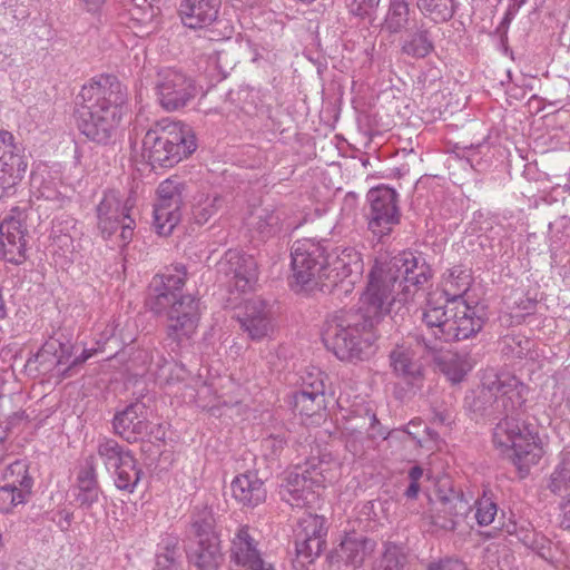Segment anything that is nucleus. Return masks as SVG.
Returning a JSON list of instances; mask_svg holds the SVG:
<instances>
[{"mask_svg":"<svg viewBox=\"0 0 570 570\" xmlns=\"http://www.w3.org/2000/svg\"><path fill=\"white\" fill-rule=\"evenodd\" d=\"M225 204L224 197L218 194L202 197L193 207L194 222L199 226L205 225L225 207Z\"/></svg>","mask_w":570,"mask_h":570,"instance_id":"obj_41","label":"nucleus"},{"mask_svg":"<svg viewBox=\"0 0 570 570\" xmlns=\"http://www.w3.org/2000/svg\"><path fill=\"white\" fill-rule=\"evenodd\" d=\"M97 350H88L83 348L81 354L73 357L72 360H69L68 366L63 367V371H59V374L62 375V377H70L73 375V368L77 366L83 364L87 360H89Z\"/></svg>","mask_w":570,"mask_h":570,"instance_id":"obj_54","label":"nucleus"},{"mask_svg":"<svg viewBox=\"0 0 570 570\" xmlns=\"http://www.w3.org/2000/svg\"><path fill=\"white\" fill-rule=\"evenodd\" d=\"M380 0H345L350 13L364 18L370 16L379 6Z\"/></svg>","mask_w":570,"mask_h":570,"instance_id":"obj_52","label":"nucleus"},{"mask_svg":"<svg viewBox=\"0 0 570 570\" xmlns=\"http://www.w3.org/2000/svg\"><path fill=\"white\" fill-rule=\"evenodd\" d=\"M560 504L562 512L561 527L566 530H570V497Z\"/></svg>","mask_w":570,"mask_h":570,"instance_id":"obj_59","label":"nucleus"},{"mask_svg":"<svg viewBox=\"0 0 570 570\" xmlns=\"http://www.w3.org/2000/svg\"><path fill=\"white\" fill-rule=\"evenodd\" d=\"M155 90L159 105L167 111H176L186 107L198 95L195 79L174 68L158 71Z\"/></svg>","mask_w":570,"mask_h":570,"instance_id":"obj_11","label":"nucleus"},{"mask_svg":"<svg viewBox=\"0 0 570 570\" xmlns=\"http://www.w3.org/2000/svg\"><path fill=\"white\" fill-rule=\"evenodd\" d=\"M132 207L134 200L130 197L124 200L119 191L108 190L104 194L96 213L97 227L105 239L111 237L118 229H120L119 246H126L132 239L136 225L130 215Z\"/></svg>","mask_w":570,"mask_h":570,"instance_id":"obj_8","label":"nucleus"},{"mask_svg":"<svg viewBox=\"0 0 570 570\" xmlns=\"http://www.w3.org/2000/svg\"><path fill=\"white\" fill-rule=\"evenodd\" d=\"M429 570H466V566L458 559H444L433 564Z\"/></svg>","mask_w":570,"mask_h":570,"instance_id":"obj_57","label":"nucleus"},{"mask_svg":"<svg viewBox=\"0 0 570 570\" xmlns=\"http://www.w3.org/2000/svg\"><path fill=\"white\" fill-rule=\"evenodd\" d=\"M419 492H420V484H419V482L410 481L409 487L404 491V495L407 499L413 500V499H416Z\"/></svg>","mask_w":570,"mask_h":570,"instance_id":"obj_61","label":"nucleus"},{"mask_svg":"<svg viewBox=\"0 0 570 570\" xmlns=\"http://www.w3.org/2000/svg\"><path fill=\"white\" fill-rule=\"evenodd\" d=\"M347 423L348 425L344 429L346 445L354 453H357L365 448H371L375 440H385L387 436L386 431L380 424L375 414L368 415L370 426L366 429V435L363 431L364 426L354 424V420H350Z\"/></svg>","mask_w":570,"mask_h":570,"instance_id":"obj_28","label":"nucleus"},{"mask_svg":"<svg viewBox=\"0 0 570 570\" xmlns=\"http://www.w3.org/2000/svg\"><path fill=\"white\" fill-rule=\"evenodd\" d=\"M175 274L155 275L147 288L145 306L156 315L167 313L168 336L180 342L189 338L199 321L198 302L193 295H181L186 283L185 266H176Z\"/></svg>","mask_w":570,"mask_h":570,"instance_id":"obj_4","label":"nucleus"},{"mask_svg":"<svg viewBox=\"0 0 570 570\" xmlns=\"http://www.w3.org/2000/svg\"><path fill=\"white\" fill-rule=\"evenodd\" d=\"M27 214L24 209L13 207L10 215L0 224V246L3 258L19 265L26 261Z\"/></svg>","mask_w":570,"mask_h":570,"instance_id":"obj_18","label":"nucleus"},{"mask_svg":"<svg viewBox=\"0 0 570 570\" xmlns=\"http://www.w3.org/2000/svg\"><path fill=\"white\" fill-rule=\"evenodd\" d=\"M475 519L479 525H489L497 514V504L490 498H482L475 503Z\"/></svg>","mask_w":570,"mask_h":570,"instance_id":"obj_50","label":"nucleus"},{"mask_svg":"<svg viewBox=\"0 0 570 570\" xmlns=\"http://www.w3.org/2000/svg\"><path fill=\"white\" fill-rule=\"evenodd\" d=\"M316 372H309L306 377H303V384L299 392H313L314 386L316 384H321V395L325 397V385L322 379V372L320 370H315Z\"/></svg>","mask_w":570,"mask_h":570,"instance_id":"obj_55","label":"nucleus"},{"mask_svg":"<svg viewBox=\"0 0 570 570\" xmlns=\"http://www.w3.org/2000/svg\"><path fill=\"white\" fill-rule=\"evenodd\" d=\"M415 340L417 344H423L428 351L432 352L435 350V346L432 344V342L426 340L424 335H416Z\"/></svg>","mask_w":570,"mask_h":570,"instance_id":"obj_64","label":"nucleus"},{"mask_svg":"<svg viewBox=\"0 0 570 570\" xmlns=\"http://www.w3.org/2000/svg\"><path fill=\"white\" fill-rule=\"evenodd\" d=\"M237 320L243 332L252 341H262L269 337L274 331L271 309L267 303L261 298L247 301Z\"/></svg>","mask_w":570,"mask_h":570,"instance_id":"obj_23","label":"nucleus"},{"mask_svg":"<svg viewBox=\"0 0 570 570\" xmlns=\"http://www.w3.org/2000/svg\"><path fill=\"white\" fill-rule=\"evenodd\" d=\"M376 548V542L363 534L348 533L336 549V558L354 569L360 568Z\"/></svg>","mask_w":570,"mask_h":570,"instance_id":"obj_27","label":"nucleus"},{"mask_svg":"<svg viewBox=\"0 0 570 570\" xmlns=\"http://www.w3.org/2000/svg\"><path fill=\"white\" fill-rule=\"evenodd\" d=\"M517 307L524 312V314H531L535 309L537 301L530 297L521 298L520 302H515Z\"/></svg>","mask_w":570,"mask_h":570,"instance_id":"obj_60","label":"nucleus"},{"mask_svg":"<svg viewBox=\"0 0 570 570\" xmlns=\"http://www.w3.org/2000/svg\"><path fill=\"white\" fill-rule=\"evenodd\" d=\"M219 8L220 0H181L178 14L185 27L202 29L216 21Z\"/></svg>","mask_w":570,"mask_h":570,"instance_id":"obj_25","label":"nucleus"},{"mask_svg":"<svg viewBox=\"0 0 570 570\" xmlns=\"http://www.w3.org/2000/svg\"><path fill=\"white\" fill-rule=\"evenodd\" d=\"M4 480L7 484L18 488V490H26L31 495L33 479L28 472V465L24 461L17 460L11 463L4 472Z\"/></svg>","mask_w":570,"mask_h":570,"instance_id":"obj_43","label":"nucleus"},{"mask_svg":"<svg viewBox=\"0 0 570 570\" xmlns=\"http://www.w3.org/2000/svg\"><path fill=\"white\" fill-rule=\"evenodd\" d=\"M409 0H390L382 29L389 33H400L407 29L410 23Z\"/></svg>","mask_w":570,"mask_h":570,"instance_id":"obj_35","label":"nucleus"},{"mask_svg":"<svg viewBox=\"0 0 570 570\" xmlns=\"http://www.w3.org/2000/svg\"><path fill=\"white\" fill-rule=\"evenodd\" d=\"M431 266L422 254L402 252L396 256L381 255L375 259L368 275L366 291L370 296L382 301L390 312V306L399 296L406 301L407 295L422 289L432 278Z\"/></svg>","mask_w":570,"mask_h":570,"instance_id":"obj_3","label":"nucleus"},{"mask_svg":"<svg viewBox=\"0 0 570 570\" xmlns=\"http://www.w3.org/2000/svg\"><path fill=\"white\" fill-rule=\"evenodd\" d=\"M249 226L262 239L275 236L282 229V216L278 210L261 208L252 215Z\"/></svg>","mask_w":570,"mask_h":570,"instance_id":"obj_36","label":"nucleus"},{"mask_svg":"<svg viewBox=\"0 0 570 570\" xmlns=\"http://www.w3.org/2000/svg\"><path fill=\"white\" fill-rule=\"evenodd\" d=\"M389 313L382 301L365 291L360 297L357 308L335 312L327 321L323 335L328 350L342 361H361L371 348L375 336L374 325L381 316Z\"/></svg>","mask_w":570,"mask_h":570,"instance_id":"obj_2","label":"nucleus"},{"mask_svg":"<svg viewBox=\"0 0 570 570\" xmlns=\"http://www.w3.org/2000/svg\"><path fill=\"white\" fill-rule=\"evenodd\" d=\"M370 230L382 238L389 235L400 222L397 194L393 188L379 186L367 193Z\"/></svg>","mask_w":570,"mask_h":570,"instance_id":"obj_15","label":"nucleus"},{"mask_svg":"<svg viewBox=\"0 0 570 570\" xmlns=\"http://www.w3.org/2000/svg\"><path fill=\"white\" fill-rule=\"evenodd\" d=\"M325 523L326 520L323 515L311 512H304L298 519L295 529V547L298 558L312 562L321 554L327 532Z\"/></svg>","mask_w":570,"mask_h":570,"instance_id":"obj_19","label":"nucleus"},{"mask_svg":"<svg viewBox=\"0 0 570 570\" xmlns=\"http://www.w3.org/2000/svg\"><path fill=\"white\" fill-rule=\"evenodd\" d=\"M81 104L77 109V127L90 141L107 146L115 141L121 120V109L127 101V90L111 75H101L98 79L81 88Z\"/></svg>","mask_w":570,"mask_h":570,"instance_id":"obj_1","label":"nucleus"},{"mask_svg":"<svg viewBox=\"0 0 570 570\" xmlns=\"http://www.w3.org/2000/svg\"><path fill=\"white\" fill-rule=\"evenodd\" d=\"M528 386L514 375L502 373L481 390L482 397L494 396L493 412L520 416L527 402Z\"/></svg>","mask_w":570,"mask_h":570,"instance_id":"obj_13","label":"nucleus"},{"mask_svg":"<svg viewBox=\"0 0 570 570\" xmlns=\"http://www.w3.org/2000/svg\"><path fill=\"white\" fill-rule=\"evenodd\" d=\"M325 476L316 464L306 463L291 471L279 487L281 499L293 508L309 509L318 502Z\"/></svg>","mask_w":570,"mask_h":570,"instance_id":"obj_9","label":"nucleus"},{"mask_svg":"<svg viewBox=\"0 0 570 570\" xmlns=\"http://www.w3.org/2000/svg\"><path fill=\"white\" fill-rule=\"evenodd\" d=\"M529 548L535 551L537 554L544 560H551L553 557L551 551V541L543 535L539 534L535 538V543L533 546H530Z\"/></svg>","mask_w":570,"mask_h":570,"instance_id":"obj_56","label":"nucleus"},{"mask_svg":"<svg viewBox=\"0 0 570 570\" xmlns=\"http://www.w3.org/2000/svg\"><path fill=\"white\" fill-rule=\"evenodd\" d=\"M513 17H514L513 10L508 9V11L505 12V14L501 21L499 29H507L508 26L510 24V22L512 21Z\"/></svg>","mask_w":570,"mask_h":570,"instance_id":"obj_63","label":"nucleus"},{"mask_svg":"<svg viewBox=\"0 0 570 570\" xmlns=\"http://www.w3.org/2000/svg\"><path fill=\"white\" fill-rule=\"evenodd\" d=\"M72 354L73 345L70 342H62L60 338L50 337L37 354L28 360L27 368L36 371L40 375L52 374L62 377L59 371H63L62 365L68 366Z\"/></svg>","mask_w":570,"mask_h":570,"instance_id":"obj_21","label":"nucleus"},{"mask_svg":"<svg viewBox=\"0 0 570 570\" xmlns=\"http://www.w3.org/2000/svg\"><path fill=\"white\" fill-rule=\"evenodd\" d=\"M548 488L554 494L570 497V450L562 452L560 463L550 475Z\"/></svg>","mask_w":570,"mask_h":570,"instance_id":"obj_40","label":"nucleus"},{"mask_svg":"<svg viewBox=\"0 0 570 570\" xmlns=\"http://www.w3.org/2000/svg\"><path fill=\"white\" fill-rule=\"evenodd\" d=\"M184 188V184L174 178L159 184L158 199L154 206V226L159 235H170L180 222Z\"/></svg>","mask_w":570,"mask_h":570,"instance_id":"obj_16","label":"nucleus"},{"mask_svg":"<svg viewBox=\"0 0 570 570\" xmlns=\"http://www.w3.org/2000/svg\"><path fill=\"white\" fill-rule=\"evenodd\" d=\"M440 371L452 383H460L471 371L472 366L465 355L446 352L436 357Z\"/></svg>","mask_w":570,"mask_h":570,"instance_id":"obj_37","label":"nucleus"},{"mask_svg":"<svg viewBox=\"0 0 570 570\" xmlns=\"http://www.w3.org/2000/svg\"><path fill=\"white\" fill-rule=\"evenodd\" d=\"M217 272L230 287L242 293L252 291L258 279L255 258L237 249H228L224 254L217 264Z\"/></svg>","mask_w":570,"mask_h":570,"instance_id":"obj_17","label":"nucleus"},{"mask_svg":"<svg viewBox=\"0 0 570 570\" xmlns=\"http://www.w3.org/2000/svg\"><path fill=\"white\" fill-rule=\"evenodd\" d=\"M285 440L279 435H271L263 440L262 446L264 448L266 455L276 458L281 454L285 446Z\"/></svg>","mask_w":570,"mask_h":570,"instance_id":"obj_53","label":"nucleus"},{"mask_svg":"<svg viewBox=\"0 0 570 570\" xmlns=\"http://www.w3.org/2000/svg\"><path fill=\"white\" fill-rule=\"evenodd\" d=\"M179 558L180 554L178 552L177 541L175 539L168 540L163 551L157 553V570H177L179 567Z\"/></svg>","mask_w":570,"mask_h":570,"instance_id":"obj_49","label":"nucleus"},{"mask_svg":"<svg viewBox=\"0 0 570 570\" xmlns=\"http://www.w3.org/2000/svg\"><path fill=\"white\" fill-rule=\"evenodd\" d=\"M292 277L302 289L325 292L326 245L309 238L294 242L292 246Z\"/></svg>","mask_w":570,"mask_h":570,"instance_id":"obj_7","label":"nucleus"},{"mask_svg":"<svg viewBox=\"0 0 570 570\" xmlns=\"http://www.w3.org/2000/svg\"><path fill=\"white\" fill-rule=\"evenodd\" d=\"M449 308H451L450 304L445 307L429 306L422 313L423 323L438 340H443V324L449 321Z\"/></svg>","mask_w":570,"mask_h":570,"instance_id":"obj_45","label":"nucleus"},{"mask_svg":"<svg viewBox=\"0 0 570 570\" xmlns=\"http://www.w3.org/2000/svg\"><path fill=\"white\" fill-rule=\"evenodd\" d=\"M423 476V469L419 465H414L409 471V480L419 482L420 479Z\"/></svg>","mask_w":570,"mask_h":570,"instance_id":"obj_62","label":"nucleus"},{"mask_svg":"<svg viewBox=\"0 0 570 570\" xmlns=\"http://www.w3.org/2000/svg\"><path fill=\"white\" fill-rule=\"evenodd\" d=\"M233 498L243 507L255 508L266 500V488L257 473L246 472L235 476L232 484Z\"/></svg>","mask_w":570,"mask_h":570,"instance_id":"obj_26","label":"nucleus"},{"mask_svg":"<svg viewBox=\"0 0 570 570\" xmlns=\"http://www.w3.org/2000/svg\"><path fill=\"white\" fill-rule=\"evenodd\" d=\"M434 50L433 39L430 31L423 26L407 32L401 41V51L403 55L415 59H422Z\"/></svg>","mask_w":570,"mask_h":570,"instance_id":"obj_34","label":"nucleus"},{"mask_svg":"<svg viewBox=\"0 0 570 570\" xmlns=\"http://www.w3.org/2000/svg\"><path fill=\"white\" fill-rule=\"evenodd\" d=\"M409 557L404 548L387 542L384 544V551L381 557L374 561L372 570H404Z\"/></svg>","mask_w":570,"mask_h":570,"instance_id":"obj_38","label":"nucleus"},{"mask_svg":"<svg viewBox=\"0 0 570 570\" xmlns=\"http://www.w3.org/2000/svg\"><path fill=\"white\" fill-rule=\"evenodd\" d=\"M325 292H332L340 284H345L347 292L363 273L361 254L352 247H335L326 250Z\"/></svg>","mask_w":570,"mask_h":570,"instance_id":"obj_14","label":"nucleus"},{"mask_svg":"<svg viewBox=\"0 0 570 570\" xmlns=\"http://www.w3.org/2000/svg\"><path fill=\"white\" fill-rule=\"evenodd\" d=\"M77 489L76 501L81 508L89 509L98 502L101 491L92 459H88L86 464L79 470Z\"/></svg>","mask_w":570,"mask_h":570,"instance_id":"obj_32","label":"nucleus"},{"mask_svg":"<svg viewBox=\"0 0 570 570\" xmlns=\"http://www.w3.org/2000/svg\"><path fill=\"white\" fill-rule=\"evenodd\" d=\"M471 271L464 266H454L443 275V293L448 304L463 302L462 296L469 291L472 284Z\"/></svg>","mask_w":570,"mask_h":570,"instance_id":"obj_33","label":"nucleus"},{"mask_svg":"<svg viewBox=\"0 0 570 570\" xmlns=\"http://www.w3.org/2000/svg\"><path fill=\"white\" fill-rule=\"evenodd\" d=\"M97 453L106 470L112 472L116 488L132 493L142 475L134 453L110 438L99 440Z\"/></svg>","mask_w":570,"mask_h":570,"instance_id":"obj_10","label":"nucleus"},{"mask_svg":"<svg viewBox=\"0 0 570 570\" xmlns=\"http://www.w3.org/2000/svg\"><path fill=\"white\" fill-rule=\"evenodd\" d=\"M230 559L233 570H274L271 563L263 560L247 527L240 528L233 539Z\"/></svg>","mask_w":570,"mask_h":570,"instance_id":"obj_24","label":"nucleus"},{"mask_svg":"<svg viewBox=\"0 0 570 570\" xmlns=\"http://www.w3.org/2000/svg\"><path fill=\"white\" fill-rule=\"evenodd\" d=\"M390 364L394 374L407 383H416L423 377V367L413 348L397 345L390 353Z\"/></svg>","mask_w":570,"mask_h":570,"instance_id":"obj_29","label":"nucleus"},{"mask_svg":"<svg viewBox=\"0 0 570 570\" xmlns=\"http://www.w3.org/2000/svg\"><path fill=\"white\" fill-rule=\"evenodd\" d=\"M188 558L198 570H217L224 561L219 537L196 540L195 547L188 552Z\"/></svg>","mask_w":570,"mask_h":570,"instance_id":"obj_30","label":"nucleus"},{"mask_svg":"<svg viewBox=\"0 0 570 570\" xmlns=\"http://www.w3.org/2000/svg\"><path fill=\"white\" fill-rule=\"evenodd\" d=\"M503 527L507 533L515 535L528 548L535 543V538L539 535L532 528L518 525L513 521H509Z\"/></svg>","mask_w":570,"mask_h":570,"instance_id":"obj_51","label":"nucleus"},{"mask_svg":"<svg viewBox=\"0 0 570 570\" xmlns=\"http://www.w3.org/2000/svg\"><path fill=\"white\" fill-rule=\"evenodd\" d=\"M28 168L24 147L7 130H0V199L16 193Z\"/></svg>","mask_w":570,"mask_h":570,"instance_id":"obj_12","label":"nucleus"},{"mask_svg":"<svg viewBox=\"0 0 570 570\" xmlns=\"http://www.w3.org/2000/svg\"><path fill=\"white\" fill-rule=\"evenodd\" d=\"M493 443L502 450L513 451V463L524 478L532 465L539 463L543 448L539 436L528 426L521 428L519 416L504 415L493 430Z\"/></svg>","mask_w":570,"mask_h":570,"instance_id":"obj_6","label":"nucleus"},{"mask_svg":"<svg viewBox=\"0 0 570 570\" xmlns=\"http://www.w3.org/2000/svg\"><path fill=\"white\" fill-rule=\"evenodd\" d=\"M32 196L40 200L51 203H60V191L57 189L56 184L51 179H45L40 175H33L31 178Z\"/></svg>","mask_w":570,"mask_h":570,"instance_id":"obj_48","label":"nucleus"},{"mask_svg":"<svg viewBox=\"0 0 570 570\" xmlns=\"http://www.w3.org/2000/svg\"><path fill=\"white\" fill-rule=\"evenodd\" d=\"M216 520L214 513L207 507L199 510L193 517L191 527L194 529V533L196 540H204L206 537L210 539L212 537H218L215 531Z\"/></svg>","mask_w":570,"mask_h":570,"instance_id":"obj_46","label":"nucleus"},{"mask_svg":"<svg viewBox=\"0 0 570 570\" xmlns=\"http://www.w3.org/2000/svg\"><path fill=\"white\" fill-rule=\"evenodd\" d=\"M420 11L436 23L451 20L455 13L454 0H416Z\"/></svg>","mask_w":570,"mask_h":570,"instance_id":"obj_39","label":"nucleus"},{"mask_svg":"<svg viewBox=\"0 0 570 570\" xmlns=\"http://www.w3.org/2000/svg\"><path fill=\"white\" fill-rule=\"evenodd\" d=\"M450 305L449 321L443 324V341L466 340L481 331L484 318L478 306H471L466 302Z\"/></svg>","mask_w":570,"mask_h":570,"instance_id":"obj_20","label":"nucleus"},{"mask_svg":"<svg viewBox=\"0 0 570 570\" xmlns=\"http://www.w3.org/2000/svg\"><path fill=\"white\" fill-rule=\"evenodd\" d=\"M438 504V514L431 515V523L444 530H454V518L464 515L470 510L463 495L458 492H451L450 495H441Z\"/></svg>","mask_w":570,"mask_h":570,"instance_id":"obj_31","label":"nucleus"},{"mask_svg":"<svg viewBox=\"0 0 570 570\" xmlns=\"http://www.w3.org/2000/svg\"><path fill=\"white\" fill-rule=\"evenodd\" d=\"M501 353L508 357L522 358L531 348L532 342L521 334H507L499 342Z\"/></svg>","mask_w":570,"mask_h":570,"instance_id":"obj_44","label":"nucleus"},{"mask_svg":"<svg viewBox=\"0 0 570 570\" xmlns=\"http://www.w3.org/2000/svg\"><path fill=\"white\" fill-rule=\"evenodd\" d=\"M197 148L193 129L180 121H157L142 139V155L156 167H173Z\"/></svg>","mask_w":570,"mask_h":570,"instance_id":"obj_5","label":"nucleus"},{"mask_svg":"<svg viewBox=\"0 0 570 570\" xmlns=\"http://www.w3.org/2000/svg\"><path fill=\"white\" fill-rule=\"evenodd\" d=\"M567 399V391L563 386L556 384L552 397L550 400V406L554 409V412H559L563 401Z\"/></svg>","mask_w":570,"mask_h":570,"instance_id":"obj_58","label":"nucleus"},{"mask_svg":"<svg viewBox=\"0 0 570 570\" xmlns=\"http://www.w3.org/2000/svg\"><path fill=\"white\" fill-rule=\"evenodd\" d=\"M30 497L26 490L20 491L6 483L0 488V511L11 513L17 507L26 504Z\"/></svg>","mask_w":570,"mask_h":570,"instance_id":"obj_47","label":"nucleus"},{"mask_svg":"<svg viewBox=\"0 0 570 570\" xmlns=\"http://www.w3.org/2000/svg\"><path fill=\"white\" fill-rule=\"evenodd\" d=\"M313 392H296L294 394V410L301 415L312 416L324 407L325 397L321 395V384L314 386Z\"/></svg>","mask_w":570,"mask_h":570,"instance_id":"obj_42","label":"nucleus"},{"mask_svg":"<svg viewBox=\"0 0 570 570\" xmlns=\"http://www.w3.org/2000/svg\"><path fill=\"white\" fill-rule=\"evenodd\" d=\"M149 416L150 412L145 403L132 402L115 414L114 431L127 442H136L149 433Z\"/></svg>","mask_w":570,"mask_h":570,"instance_id":"obj_22","label":"nucleus"}]
</instances>
